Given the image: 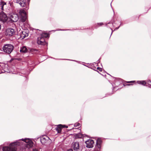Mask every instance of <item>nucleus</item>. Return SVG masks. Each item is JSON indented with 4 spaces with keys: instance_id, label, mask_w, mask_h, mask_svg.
<instances>
[{
    "instance_id": "f257e3e1",
    "label": "nucleus",
    "mask_w": 151,
    "mask_h": 151,
    "mask_svg": "<svg viewBox=\"0 0 151 151\" xmlns=\"http://www.w3.org/2000/svg\"><path fill=\"white\" fill-rule=\"evenodd\" d=\"M48 34L47 33H42L40 37L37 38V42L38 44L45 45L46 42L45 41V38L47 37Z\"/></svg>"
},
{
    "instance_id": "f03ea898",
    "label": "nucleus",
    "mask_w": 151,
    "mask_h": 151,
    "mask_svg": "<svg viewBox=\"0 0 151 151\" xmlns=\"http://www.w3.org/2000/svg\"><path fill=\"white\" fill-rule=\"evenodd\" d=\"M18 16L19 20L22 22H25L27 18V15L26 12L22 9L19 10Z\"/></svg>"
},
{
    "instance_id": "7ed1b4c3",
    "label": "nucleus",
    "mask_w": 151,
    "mask_h": 151,
    "mask_svg": "<svg viewBox=\"0 0 151 151\" xmlns=\"http://www.w3.org/2000/svg\"><path fill=\"white\" fill-rule=\"evenodd\" d=\"M14 48V46L11 44H6L3 47L4 51L7 53H10Z\"/></svg>"
},
{
    "instance_id": "20e7f679",
    "label": "nucleus",
    "mask_w": 151,
    "mask_h": 151,
    "mask_svg": "<svg viewBox=\"0 0 151 151\" xmlns=\"http://www.w3.org/2000/svg\"><path fill=\"white\" fill-rule=\"evenodd\" d=\"M22 140L24 142V144L27 148L29 149L33 146V142L29 139H22Z\"/></svg>"
},
{
    "instance_id": "39448f33",
    "label": "nucleus",
    "mask_w": 151,
    "mask_h": 151,
    "mask_svg": "<svg viewBox=\"0 0 151 151\" xmlns=\"http://www.w3.org/2000/svg\"><path fill=\"white\" fill-rule=\"evenodd\" d=\"M16 146L14 143H12L9 145V147H4L3 148V151H16Z\"/></svg>"
},
{
    "instance_id": "423d86ee",
    "label": "nucleus",
    "mask_w": 151,
    "mask_h": 151,
    "mask_svg": "<svg viewBox=\"0 0 151 151\" xmlns=\"http://www.w3.org/2000/svg\"><path fill=\"white\" fill-rule=\"evenodd\" d=\"M14 30L11 28H8L6 31V35L7 36H11L15 34Z\"/></svg>"
},
{
    "instance_id": "0eeeda50",
    "label": "nucleus",
    "mask_w": 151,
    "mask_h": 151,
    "mask_svg": "<svg viewBox=\"0 0 151 151\" xmlns=\"http://www.w3.org/2000/svg\"><path fill=\"white\" fill-rule=\"evenodd\" d=\"M7 19L6 14L3 12H0V21L3 22H6Z\"/></svg>"
},
{
    "instance_id": "6e6552de",
    "label": "nucleus",
    "mask_w": 151,
    "mask_h": 151,
    "mask_svg": "<svg viewBox=\"0 0 151 151\" xmlns=\"http://www.w3.org/2000/svg\"><path fill=\"white\" fill-rule=\"evenodd\" d=\"M86 147L88 148H91L93 146L94 141L92 139H89L86 142Z\"/></svg>"
},
{
    "instance_id": "1a4fd4ad",
    "label": "nucleus",
    "mask_w": 151,
    "mask_h": 151,
    "mask_svg": "<svg viewBox=\"0 0 151 151\" xmlns=\"http://www.w3.org/2000/svg\"><path fill=\"white\" fill-rule=\"evenodd\" d=\"M10 18L12 21L13 22H15L18 21L19 18L17 14H13L11 15Z\"/></svg>"
},
{
    "instance_id": "9d476101",
    "label": "nucleus",
    "mask_w": 151,
    "mask_h": 151,
    "mask_svg": "<svg viewBox=\"0 0 151 151\" xmlns=\"http://www.w3.org/2000/svg\"><path fill=\"white\" fill-rule=\"evenodd\" d=\"M17 3L19 4L21 6L25 7L26 5V3L25 0H17Z\"/></svg>"
},
{
    "instance_id": "9b49d317",
    "label": "nucleus",
    "mask_w": 151,
    "mask_h": 151,
    "mask_svg": "<svg viewBox=\"0 0 151 151\" xmlns=\"http://www.w3.org/2000/svg\"><path fill=\"white\" fill-rule=\"evenodd\" d=\"M48 137L46 136H43L40 138V141L42 144H45L47 141Z\"/></svg>"
},
{
    "instance_id": "f8f14e48",
    "label": "nucleus",
    "mask_w": 151,
    "mask_h": 151,
    "mask_svg": "<svg viewBox=\"0 0 151 151\" xmlns=\"http://www.w3.org/2000/svg\"><path fill=\"white\" fill-rule=\"evenodd\" d=\"M73 146L74 150H77L79 149V144L78 142H74L73 143Z\"/></svg>"
},
{
    "instance_id": "ddd939ff",
    "label": "nucleus",
    "mask_w": 151,
    "mask_h": 151,
    "mask_svg": "<svg viewBox=\"0 0 151 151\" xmlns=\"http://www.w3.org/2000/svg\"><path fill=\"white\" fill-rule=\"evenodd\" d=\"M63 125H58L55 128V129L58 133H60L61 131V129L63 128Z\"/></svg>"
},
{
    "instance_id": "4468645a",
    "label": "nucleus",
    "mask_w": 151,
    "mask_h": 151,
    "mask_svg": "<svg viewBox=\"0 0 151 151\" xmlns=\"http://www.w3.org/2000/svg\"><path fill=\"white\" fill-rule=\"evenodd\" d=\"M28 34L26 33L25 31H23L22 33L20 34V37L22 39H23L25 38L26 37L28 36Z\"/></svg>"
},
{
    "instance_id": "2eb2a0df",
    "label": "nucleus",
    "mask_w": 151,
    "mask_h": 151,
    "mask_svg": "<svg viewBox=\"0 0 151 151\" xmlns=\"http://www.w3.org/2000/svg\"><path fill=\"white\" fill-rule=\"evenodd\" d=\"M27 48L25 46L22 47L20 50V52L24 53L27 52Z\"/></svg>"
},
{
    "instance_id": "dca6fc26",
    "label": "nucleus",
    "mask_w": 151,
    "mask_h": 151,
    "mask_svg": "<svg viewBox=\"0 0 151 151\" xmlns=\"http://www.w3.org/2000/svg\"><path fill=\"white\" fill-rule=\"evenodd\" d=\"M137 83L139 84L145 86L146 84V82L144 81H138Z\"/></svg>"
},
{
    "instance_id": "f3484780",
    "label": "nucleus",
    "mask_w": 151,
    "mask_h": 151,
    "mask_svg": "<svg viewBox=\"0 0 151 151\" xmlns=\"http://www.w3.org/2000/svg\"><path fill=\"white\" fill-rule=\"evenodd\" d=\"M101 147V145H99V144H96V145L95 146V148H96L97 151H99L100 150Z\"/></svg>"
},
{
    "instance_id": "a211bd4d",
    "label": "nucleus",
    "mask_w": 151,
    "mask_h": 151,
    "mask_svg": "<svg viewBox=\"0 0 151 151\" xmlns=\"http://www.w3.org/2000/svg\"><path fill=\"white\" fill-rule=\"evenodd\" d=\"M120 83V82L119 80H115V84L116 86H117Z\"/></svg>"
},
{
    "instance_id": "6ab92c4d",
    "label": "nucleus",
    "mask_w": 151,
    "mask_h": 151,
    "mask_svg": "<svg viewBox=\"0 0 151 151\" xmlns=\"http://www.w3.org/2000/svg\"><path fill=\"white\" fill-rule=\"evenodd\" d=\"M102 143V141L100 139H98L96 142V144H99V145H101Z\"/></svg>"
},
{
    "instance_id": "aec40b11",
    "label": "nucleus",
    "mask_w": 151,
    "mask_h": 151,
    "mask_svg": "<svg viewBox=\"0 0 151 151\" xmlns=\"http://www.w3.org/2000/svg\"><path fill=\"white\" fill-rule=\"evenodd\" d=\"M80 126V124L79 123H77L74 124V126L75 127H79Z\"/></svg>"
},
{
    "instance_id": "412c9836",
    "label": "nucleus",
    "mask_w": 151,
    "mask_h": 151,
    "mask_svg": "<svg viewBox=\"0 0 151 151\" xmlns=\"http://www.w3.org/2000/svg\"><path fill=\"white\" fill-rule=\"evenodd\" d=\"M97 24L99 26H101L104 24L103 23L101 22V23H98Z\"/></svg>"
},
{
    "instance_id": "4be33fe9",
    "label": "nucleus",
    "mask_w": 151,
    "mask_h": 151,
    "mask_svg": "<svg viewBox=\"0 0 151 151\" xmlns=\"http://www.w3.org/2000/svg\"><path fill=\"white\" fill-rule=\"evenodd\" d=\"M5 4H6V3L5 2H4L3 4H1V9H3L4 5Z\"/></svg>"
},
{
    "instance_id": "5701e85b",
    "label": "nucleus",
    "mask_w": 151,
    "mask_h": 151,
    "mask_svg": "<svg viewBox=\"0 0 151 151\" xmlns=\"http://www.w3.org/2000/svg\"><path fill=\"white\" fill-rule=\"evenodd\" d=\"M97 69L98 70L100 71H102V68L99 67H97Z\"/></svg>"
},
{
    "instance_id": "b1692460",
    "label": "nucleus",
    "mask_w": 151,
    "mask_h": 151,
    "mask_svg": "<svg viewBox=\"0 0 151 151\" xmlns=\"http://www.w3.org/2000/svg\"><path fill=\"white\" fill-rule=\"evenodd\" d=\"M62 127H63V128H65V127L66 128H68V126H66L65 125H63Z\"/></svg>"
},
{
    "instance_id": "393cba45",
    "label": "nucleus",
    "mask_w": 151,
    "mask_h": 151,
    "mask_svg": "<svg viewBox=\"0 0 151 151\" xmlns=\"http://www.w3.org/2000/svg\"><path fill=\"white\" fill-rule=\"evenodd\" d=\"M135 82V81H128L127 82L128 83H134Z\"/></svg>"
},
{
    "instance_id": "a878e982",
    "label": "nucleus",
    "mask_w": 151,
    "mask_h": 151,
    "mask_svg": "<svg viewBox=\"0 0 151 151\" xmlns=\"http://www.w3.org/2000/svg\"><path fill=\"white\" fill-rule=\"evenodd\" d=\"M32 151H38V150L36 149H33Z\"/></svg>"
},
{
    "instance_id": "bb28decb",
    "label": "nucleus",
    "mask_w": 151,
    "mask_h": 151,
    "mask_svg": "<svg viewBox=\"0 0 151 151\" xmlns=\"http://www.w3.org/2000/svg\"><path fill=\"white\" fill-rule=\"evenodd\" d=\"M68 151H73L72 149H70L68 150Z\"/></svg>"
},
{
    "instance_id": "cd10ccee",
    "label": "nucleus",
    "mask_w": 151,
    "mask_h": 151,
    "mask_svg": "<svg viewBox=\"0 0 151 151\" xmlns=\"http://www.w3.org/2000/svg\"><path fill=\"white\" fill-rule=\"evenodd\" d=\"M119 26L118 27H116V28L115 29H117L119 28Z\"/></svg>"
},
{
    "instance_id": "c85d7f7f",
    "label": "nucleus",
    "mask_w": 151,
    "mask_h": 151,
    "mask_svg": "<svg viewBox=\"0 0 151 151\" xmlns=\"http://www.w3.org/2000/svg\"><path fill=\"white\" fill-rule=\"evenodd\" d=\"M28 8L27 7H26V9H25V10H28Z\"/></svg>"
},
{
    "instance_id": "c756f323",
    "label": "nucleus",
    "mask_w": 151,
    "mask_h": 151,
    "mask_svg": "<svg viewBox=\"0 0 151 151\" xmlns=\"http://www.w3.org/2000/svg\"><path fill=\"white\" fill-rule=\"evenodd\" d=\"M112 32H113V31H112V32H111V35H112Z\"/></svg>"
},
{
    "instance_id": "7c9ffc66",
    "label": "nucleus",
    "mask_w": 151,
    "mask_h": 151,
    "mask_svg": "<svg viewBox=\"0 0 151 151\" xmlns=\"http://www.w3.org/2000/svg\"><path fill=\"white\" fill-rule=\"evenodd\" d=\"M30 0H28V2H29V1H30Z\"/></svg>"
},
{
    "instance_id": "2f4dec72",
    "label": "nucleus",
    "mask_w": 151,
    "mask_h": 151,
    "mask_svg": "<svg viewBox=\"0 0 151 151\" xmlns=\"http://www.w3.org/2000/svg\"><path fill=\"white\" fill-rule=\"evenodd\" d=\"M114 79H116V78H114Z\"/></svg>"
},
{
    "instance_id": "473e14b6",
    "label": "nucleus",
    "mask_w": 151,
    "mask_h": 151,
    "mask_svg": "<svg viewBox=\"0 0 151 151\" xmlns=\"http://www.w3.org/2000/svg\"><path fill=\"white\" fill-rule=\"evenodd\" d=\"M111 3H112V2Z\"/></svg>"
},
{
    "instance_id": "72a5a7b5",
    "label": "nucleus",
    "mask_w": 151,
    "mask_h": 151,
    "mask_svg": "<svg viewBox=\"0 0 151 151\" xmlns=\"http://www.w3.org/2000/svg\"><path fill=\"white\" fill-rule=\"evenodd\" d=\"M127 85H130V84H128Z\"/></svg>"
}]
</instances>
